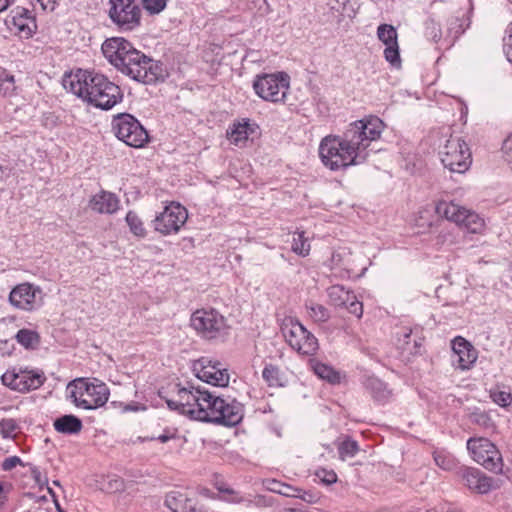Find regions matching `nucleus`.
<instances>
[{
    "instance_id": "obj_56",
    "label": "nucleus",
    "mask_w": 512,
    "mask_h": 512,
    "mask_svg": "<svg viewBox=\"0 0 512 512\" xmlns=\"http://www.w3.org/2000/svg\"><path fill=\"white\" fill-rule=\"evenodd\" d=\"M174 437L173 434H168V433H164V434H161L159 435L158 437H156L155 439L162 442V443H166L167 441H169L170 439H172Z\"/></svg>"
},
{
    "instance_id": "obj_3",
    "label": "nucleus",
    "mask_w": 512,
    "mask_h": 512,
    "mask_svg": "<svg viewBox=\"0 0 512 512\" xmlns=\"http://www.w3.org/2000/svg\"><path fill=\"white\" fill-rule=\"evenodd\" d=\"M69 86L73 94L102 110L111 109L123 99L118 85L93 71L79 70L69 81Z\"/></svg>"
},
{
    "instance_id": "obj_22",
    "label": "nucleus",
    "mask_w": 512,
    "mask_h": 512,
    "mask_svg": "<svg viewBox=\"0 0 512 512\" xmlns=\"http://www.w3.org/2000/svg\"><path fill=\"white\" fill-rule=\"evenodd\" d=\"M452 350L458 356L457 367L468 370L477 360V351L465 338L457 336L452 341Z\"/></svg>"
},
{
    "instance_id": "obj_7",
    "label": "nucleus",
    "mask_w": 512,
    "mask_h": 512,
    "mask_svg": "<svg viewBox=\"0 0 512 512\" xmlns=\"http://www.w3.org/2000/svg\"><path fill=\"white\" fill-rule=\"evenodd\" d=\"M281 332L289 346L299 354L312 356L319 348L317 338L296 318L285 317Z\"/></svg>"
},
{
    "instance_id": "obj_46",
    "label": "nucleus",
    "mask_w": 512,
    "mask_h": 512,
    "mask_svg": "<svg viewBox=\"0 0 512 512\" xmlns=\"http://www.w3.org/2000/svg\"><path fill=\"white\" fill-rule=\"evenodd\" d=\"M19 428L16 420L7 418L0 421V434L4 438L14 437L17 429Z\"/></svg>"
},
{
    "instance_id": "obj_16",
    "label": "nucleus",
    "mask_w": 512,
    "mask_h": 512,
    "mask_svg": "<svg viewBox=\"0 0 512 512\" xmlns=\"http://www.w3.org/2000/svg\"><path fill=\"white\" fill-rule=\"evenodd\" d=\"M197 378L213 386L225 387L229 383V374L223 364L209 357H201L193 364Z\"/></svg>"
},
{
    "instance_id": "obj_43",
    "label": "nucleus",
    "mask_w": 512,
    "mask_h": 512,
    "mask_svg": "<svg viewBox=\"0 0 512 512\" xmlns=\"http://www.w3.org/2000/svg\"><path fill=\"white\" fill-rule=\"evenodd\" d=\"M262 377L269 386L281 385L280 370L275 365L267 364L262 371Z\"/></svg>"
},
{
    "instance_id": "obj_5",
    "label": "nucleus",
    "mask_w": 512,
    "mask_h": 512,
    "mask_svg": "<svg viewBox=\"0 0 512 512\" xmlns=\"http://www.w3.org/2000/svg\"><path fill=\"white\" fill-rule=\"evenodd\" d=\"M191 327L206 340L224 339L228 335L229 326L226 318L216 309H198L190 318Z\"/></svg>"
},
{
    "instance_id": "obj_45",
    "label": "nucleus",
    "mask_w": 512,
    "mask_h": 512,
    "mask_svg": "<svg viewBox=\"0 0 512 512\" xmlns=\"http://www.w3.org/2000/svg\"><path fill=\"white\" fill-rule=\"evenodd\" d=\"M384 57L392 66H400L401 59L399 54L398 42H396L395 44L386 45V48L384 50Z\"/></svg>"
},
{
    "instance_id": "obj_57",
    "label": "nucleus",
    "mask_w": 512,
    "mask_h": 512,
    "mask_svg": "<svg viewBox=\"0 0 512 512\" xmlns=\"http://www.w3.org/2000/svg\"><path fill=\"white\" fill-rule=\"evenodd\" d=\"M454 28H458V29L461 28V23H460V20L458 18L452 19L450 21V28H449V30H452Z\"/></svg>"
},
{
    "instance_id": "obj_30",
    "label": "nucleus",
    "mask_w": 512,
    "mask_h": 512,
    "mask_svg": "<svg viewBox=\"0 0 512 512\" xmlns=\"http://www.w3.org/2000/svg\"><path fill=\"white\" fill-rule=\"evenodd\" d=\"M469 421L477 425L481 430H483L486 434H493L496 432L497 426L491 415L479 408L474 409L468 415Z\"/></svg>"
},
{
    "instance_id": "obj_41",
    "label": "nucleus",
    "mask_w": 512,
    "mask_h": 512,
    "mask_svg": "<svg viewBox=\"0 0 512 512\" xmlns=\"http://www.w3.org/2000/svg\"><path fill=\"white\" fill-rule=\"evenodd\" d=\"M126 222L130 228V231L137 237H145L146 230L144 228L142 220L138 217V215L129 211L126 215Z\"/></svg>"
},
{
    "instance_id": "obj_10",
    "label": "nucleus",
    "mask_w": 512,
    "mask_h": 512,
    "mask_svg": "<svg viewBox=\"0 0 512 512\" xmlns=\"http://www.w3.org/2000/svg\"><path fill=\"white\" fill-rule=\"evenodd\" d=\"M467 450L472 459L493 473H501L503 459L497 446L485 437H471L467 440Z\"/></svg>"
},
{
    "instance_id": "obj_14",
    "label": "nucleus",
    "mask_w": 512,
    "mask_h": 512,
    "mask_svg": "<svg viewBox=\"0 0 512 512\" xmlns=\"http://www.w3.org/2000/svg\"><path fill=\"white\" fill-rule=\"evenodd\" d=\"M206 390L200 387H180L176 385V396L167 399L166 403L170 410H175L180 414L187 415L192 419L198 420L197 411L204 398Z\"/></svg>"
},
{
    "instance_id": "obj_42",
    "label": "nucleus",
    "mask_w": 512,
    "mask_h": 512,
    "mask_svg": "<svg viewBox=\"0 0 512 512\" xmlns=\"http://www.w3.org/2000/svg\"><path fill=\"white\" fill-rule=\"evenodd\" d=\"M434 461L436 465L443 470L450 471L456 467L455 459L449 453L445 451H435L434 452Z\"/></svg>"
},
{
    "instance_id": "obj_6",
    "label": "nucleus",
    "mask_w": 512,
    "mask_h": 512,
    "mask_svg": "<svg viewBox=\"0 0 512 512\" xmlns=\"http://www.w3.org/2000/svg\"><path fill=\"white\" fill-rule=\"evenodd\" d=\"M436 213L454 222L472 234H482L485 230V220L475 211L460 206L453 201L440 200L436 204Z\"/></svg>"
},
{
    "instance_id": "obj_20",
    "label": "nucleus",
    "mask_w": 512,
    "mask_h": 512,
    "mask_svg": "<svg viewBox=\"0 0 512 512\" xmlns=\"http://www.w3.org/2000/svg\"><path fill=\"white\" fill-rule=\"evenodd\" d=\"M223 401L224 398L216 396L210 391L204 393L202 403L197 411V418L199 421L216 423L217 419H223Z\"/></svg>"
},
{
    "instance_id": "obj_54",
    "label": "nucleus",
    "mask_w": 512,
    "mask_h": 512,
    "mask_svg": "<svg viewBox=\"0 0 512 512\" xmlns=\"http://www.w3.org/2000/svg\"><path fill=\"white\" fill-rule=\"evenodd\" d=\"M503 151L509 161H512V134L504 141Z\"/></svg>"
},
{
    "instance_id": "obj_52",
    "label": "nucleus",
    "mask_w": 512,
    "mask_h": 512,
    "mask_svg": "<svg viewBox=\"0 0 512 512\" xmlns=\"http://www.w3.org/2000/svg\"><path fill=\"white\" fill-rule=\"evenodd\" d=\"M21 463H22V461H21L20 457L11 456V457L6 458L2 462L1 467H2L3 471H10V470L14 469L16 466L20 465Z\"/></svg>"
},
{
    "instance_id": "obj_12",
    "label": "nucleus",
    "mask_w": 512,
    "mask_h": 512,
    "mask_svg": "<svg viewBox=\"0 0 512 512\" xmlns=\"http://www.w3.org/2000/svg\"><path fill=\"white\" fill-rule=\"evenodd\" d=\"M46 380L41 370L29 369L28 367H13L8 369L2 376V384L11 390L21 393L36 390Z\"/></svg>"
},
{
    "instance_id": "obj_23",
    "label": "nucleus",
    "mask_w": 512,
    "mask_h": 512,
    "mask_svg": "<svg viewBox=\"0 0 512 512\" xmlns=\"http://www.w3.org/2000/svg\"><path fill=\"white\" fill-rule=\"evenodd\" d=\"M165 505L172 512H205L203 506H199L195 500L187 497L179 491H171L167 494Z\"/></svg>"
},
{
    "instance_id": "obj_9",
    "label": "nucleus",
    "mask_w": 512,
    "mask_h": 512,
    "mask_svg": "<svg viewBox=\"0 0 512 512\" xmlns=\"http://www.w3.org/2000/svg\"><path fill=\"white\" fill-rule=\"evenodd\" d=\"M111 125L114 135L130 147L141 148L149 140L146 129L131 114L120 113L115 115Z\"/></svg>"
},
{
    "instance_id": "obj_60",
    "label": "nucleus",
    "mask_w": 512,
    "mask_h": 512,
    "mask_svg": "<svg viewBox=\"0 0 512 512\" xmlns=\"http://www.w3.org/2000/svg\"><path fill=\"white\" fill-rule=\"evenodd\" d=\"M438 32H440V30H439V29L437 30V32H435V33L433 34V40H434L435 42H437V41L440 39V37H441L440 33H438Z\"/></svg>"
},
{
    "instance_id": "obj_19",
    "label": "nucleus",
    "mask_w": 512,
    "mask_h": 512,
    "mask_svg": "<svg viewBox=\"0 0 512 512\" xmlns=\"http://www.w3.org/2000/svg\"><path fill=\"white\" fill-rule=\"evenodd\" d=\"M460 476L463 484L471 491L486 494L495 488L493 478L473 467L461 469Z\"/></svg>"
},
{
    "instance_id": "obj_2",
    "label": "nucleus",
    "mask_w": 512,
    "mask_h": 512,
    "mask_svg": "<svg viewBox=\"0 0 512 512\" xmlns=\"http://www.w3.org/2000/svg\"><path fill=\"white\" fill-rule=\"evenodd\" d=\"M101 49L110 64L138 82L153 84L164 81L169 75L162 62L146 56L123 37L106 39Z\"/></svg>"
},
{
    "instance_id": "obj_21",
    "label": "nucleus",
    "mask_w": 512,
    "mask_h": 512,
    "mask_svg": "<svg viewBox=\"0 0 512 512\" xmlns=\"http://www.w3.org/2000/svg\"><path fill=\"white\" fill-rule=\"evenodd\" d=\"M6 23L10 29L14 30L24 38L31 37L36 29L35 19L31 15L30 11L23 7H17L12 10L11 15L6 20Z\"/></svg>"
},
{
    "instance_id": "obj_50",
    "label": "nucleus",
    "mask_w": 512,
    "mask_h": 512,
    "mask_svg": "<svg viewBox=\"0 0 512 512\" xmlns=\"http://www.w3.org/2000/svg\"><path fill=\"white\" fill-rule=\"evenodd\" d=\"M504 41V52L507 56L509 62L512 63V22L509 24L506 30V36L503 39Z\"/></svg>"
},
{
    "instance_id": "obj_18",
    "label": "nucleus",
    "mask_w": 512,
    "mask_h": 512,
    "mask_svg": "<svg viewBox=\"0 0 512 512\" xmlns=\"http://www.w3.org/2000/svg\"><path fill=\"white\" fill-rule=\"evenodd\" d=\"M41 289L30 283L15 286L9 294V302L15 308L33 311L41 305Z\"/></svg>"
},
{
    "instance_id": "obj_35",
    "label": "nucleus",
    "mask_w": 512,
    "mask_h": 512,
    "mask_svg": "<svg viewBox=\"0 0 512 512\" xmlns=\"http://www.w3.org/2000/svg\"><path fill=\"white\" fill-rule=\"evenodd\" d=\"M15 79L6 69L0 68V96L11 97L15 94Z\"/></svg>"
},
{
    "instance_id": "obj_47",
    "label": "nucleus",
    "mask_w": 512,
    "mask_h": 512,
    "mask_svg": "<svg viewBox=\"0 0 512 512\" xmlns=\"http://www.w3.org/2000/svg\"><path fill=\"white\" fill-rule=\"evenodd\" d=\"M491 398L494 403L501 407H508L512 403V394L506 391H491Z\"/></svg>"
},
{
    "instance_id": "obj_40",
    "label": "nucleus",
    "mask_w": 512,
    "mask_h": 512,
    "mask_svg": "<svg viewBox=\"0 0 512 512\" xmlns=\"http://www.w3.org/2000/svg\"><path fill=\"white\" fill-rule=\"evenodd\" d=\"M101 489L107 493H117L125 489L124 480L116 475L107 476L103 482Z\"/></svg>"
},
{
    "instance_id": "obj_34",
    "label": "nucleus",
    "mask_w": 512,
    "mask_h": 512,
    "mask_svg": "<svg viewBox=\"0 0 512 512\" xmlns=\"http://www.w3.org/2000/svg\"><path fill=\"white\" fill-rule=\"evenodd\" d=\"M15 338L26 349H36L40 344L39 333L26 328L20 329Z\"/></svg>"
},
{
    "instance_id": "obj_31",
    "label": "nucleus",
    "mask_w": 512,
    "mask_h": 512,
    "mask_svg": "<svg viewBox=\"0 0 512 512\" xmlns=\"http://www.w3.org/2000/svg\"><path fill=\"white\" fill-rule=\"evenodd\" d=\"M327 295L330 303L334 306L342 307L346 305L351 298H353V292L346 290L341 285H333L327 289Z\"/></svg>"
},
{
    "instance_id": "obj_55",
    "label": "nucleus",
    "mask_w": 512,
    "mask_h": 512,
    "mask_svg": "<svg viewBox=\"0 0 512 512\" xmlns=\"http://www.w3.org/2000/svg\"><path fill=\"white\" fill-rule=\"evenodd\" d=\"M10 484L0 482V506L4 504L7 498V492L9 491Z\"/></svg>"
},
{
    "instance_id": "obj_49",
    "label": "nucleus",
    "mask_w": 512,
    "mask_h": 512,
    "mask_svg": "<svg viewBox=\"0 0 512 512\" xmlns=\"http://www.w3.org/2000/svg\"><path fill=\"white\" fill-rule=\"evenodd\" d=\"M315 474L320 479L321 482L328 485L333 484L337 481V474L333 470L320 468L316 471Z\"/></svg>"
},
{
    "instance_id": "obj_39",
    "label": "nucleus",
    "mask_w": 512,
    "mask_h": 512,
    "mask_svg": "<svg viewBox=\"0 0 512 512\" xmlns=\"http://www.w3.org/2000/svg\"><path fill=\"white\" fill-rule=\"evenodd\" d=\"M378 39L385 45L395 44L397 42V31L389 24H381L377 28Z\"/></svg>"
},
{
    "instance_id": "obj_59",
    "label": "nucleus",
    "mask_w": 512,
    "mask_h": 512,
    "mask_svg": "<svg viewBox=\"0 0 512 512\" xmlns=\"http://www.w3.org/2000/svg\"><path fill=\"white\" fill-rule=\"evenodd\" d=\"M284 512H307V511H304V510L298 509V508H288V509H285Z\"/></svg>"
},
{
    "instance_id": "obj_37",
    "label": "nucleus",
    "mask_w": 512,
    "mask_h": 512,
    "mask_svg": "<svg viewBox=\"0 0 512 512\" xmlns=\"http://www.w3.org/2000/svg\"><path fill=\"white\" fill-rule=\"evenodd\" d=\"M291 249L294 253L302 257L309 254L310 244L308 243V238L305 237L304 231L295 232L293 234Z\"/></svg>"
},
{
    "instance_id": "obj_32",
    "label": "nucleus",
    "mask_w": 512,
    "mask_h": 512,
    "mask_svg": "<svg viewBox=\"0 0 512 512\" xmlns=\"http://www.w3.org/2000/svg\"><path fill=\"white\" fill-rule=\"evenodd\" d=\"M308 316L316 323H325L330 319V311L322 304L313 300L305 302Z\"/></svg>"
},
{
    "instance_id": "obj_17",
    "label": "nucleus",
    "mask_w": 512,
    "mask_h": 512,
    "mask_svg": "<svg viewBox=\"0 0 512 512\" xmlns=\"http://www.w3.org/2000/svg\"><path fill=\"white\" fill-rule=\"evenodd\" d=\"M197 378L213 386L225 387L229 383V374L223 364L209 357H201L193 364Z\"/></svg>"
},
{
    "instance_id": "obj_36",
    "label": "nucleus",
    "mask_w": 512,
    "mask_h": 512,
    "mask_svg": "<svg viewBox=\"0 0 512 512\" xmlns=\"http://www.w3.org/2000/svg\"><path fill=\"white\" fill-rule=\"evenodd\" d=\"M315 374L324 380H327L331 384L339 383L340 375L339 373L332 368L331 366L324 363H316L313 366Z\"/></svg>"
},
{
    "instance_id": "obj_11",
    "label": "nucleus",
    "mask_w": 512,
    "mask_h": 512,
    "mask_svg": "<svg viewBox=\"0 0 512 512\" xmlns=\"http://www.w3.org/2000/svg\"><path fill=\"white\" fill-rule=\"evenodd\" d=\"M443 166L449 171L462 174L471 165V153L468 145L459 137H450L440 151Z\"/></svg>"
},
{
    "instance_id": "obj_24",
    "label": "nucleus",
    "mask_w": 512,
    "mask_h": 512,
    "mask_svg": "<svg viewBox=\"0 0 512 512\" xmlns=\"http://www.w3.org/2000/svg\"><path fill=\"white\" fill-rule=\"evenodd\" d=\"M89 206L98 213L113 214L119 208V199L111 192L101 191L90 199Z\"/></svg>"
},
{
    "instance_id": "obj_58",
    "label": "nucleus",
    "mask_w": 512,
    "mask_h": 512,
    "mask_svg": "<svg viewBox=\"0 0 512 512\" xmlns=\"http://www.w3.org/2000/svg\"><path fill=\"white\" fill-rule=\"evenodd\" d=\"M10 6V0H0V12L5 11Z\"/></svg>"
},
{
    "instance_id": "obj_53",
    "label": "nucleus",
    "mask_w": 512,
    "mask_h": 512,
    "mask_svg": "<svg viewBox=\"0 0 512 512\" xmlns=\"http://www.w3.org/2000/svg\"><path fill=\"white\" fill-rule=\"evenodd\" d=\"M274 484L279 486V489L271 488V490L278 492L279 494L285 495V496H294V492L296 491L295 488H293L290 485L282 484L280 482H274Z\"/></svg>"
},
{
    "instance_id": "obj_27",
    "label": "nucleus",
    "mask_w": 512,
    "mask_h": 512,
    "mask_svg": "<svg viewBox=\"0 0 512 512\" xmlns=\"http://www.w3.org/2000/svg\"><path fill=\"white\" fill-rule=\"evenodd\" d=\"M257 125L250 123L249 119H243L241 122H235L227 131L229 140L234 144L246 141L250 135L256 132Z\"/></svg>"
},
{
    "instance_id": "obj_8",
    "label": "nucleus",
    "mask_w": 512,
    "mask_h": 512,
    "mask_svg": "<svg viewBox=\"0 0 512 512\" xmlns=\"http://www.w3.org/2000/svg\"><path fill=\"white\" fill-rule=\"evenodd\" d=\"M289 87L290 77L285 72L257 75L253 81L255 93L272 103H284Z\"/></svg>"
},
{
    "instance_id": "obj_33",
    "label": "nucleus",
    "mask_w": 512,
    "mask_h": 512,
    "mask_svg": "<svg viewBox=\"0 0 512 512\" xmlns=\"http://www.w3.org/2000/svg\"><path fill=\"white\" fill-rule=\"evenodd\" d=\"M215 487L218 490V492L221 494L220 498L224 501L230 502V503H244L249 501L246 496L242 495L239 491L234 490L230 486H228L223 481H217L215 483Z\"/></svg>"
},
{
    "instance_id": "obj_4",
    "label": "nucleus",
    "mask_w": 512,
    "mask_h": 512,
    "mask_svg": "<svg viewBox=\"0 0 512 512\" xmlns=\"http://www.w3.org/2000/svg\"><path fill=\"white\" fill-rule=\"evenodd\" d=\"M67 391L77 407L87 410L104 406L110 395L105 383L97 380L89 382L83 378L71 381L67 386Z\"/></svg>"
},
{
    "instance_id": "obj_26",
    "label": "nucleus",
    "mask_w": 512,
    "mask_h": 512,
    "mask_svg": "<svg viewBox=\"0 0 512 512\" xmlns=\"http://www.w3.org/2000/svg\"><path fill=\"white\" fill-rule=\"evenodd\" d=\"M397 346L403 356L418 355L421 353L422 338L414 335L411 329L403 328L399 334Z\"/></svg>"
},
{
    "instance_id": "obj_44",
    "label": "nucleus",
    "mask_w": 512,
    "mask_h": 512,
    "mask_svg": "<svg viewBox=\"0 0 512 512\" xmlns=\"http://www.w3.org/2000/svg\"><path fill=\"white\" fill-rule=\"evenodd\" d=\"M143 9L149 15H157L161 13L167 5V0H140Z\"/></svg>"
},
{
    "instance_id": "obj_48",
    "label": "nucleus",
    "mask_w": 512,
    "mask_h": 512,
    "mask_svg": "<svg viewBox=\"0 0 512 512\" xmlns=\"http://www.w3.org/2000/svg\"><path fill=\"white\" fill-rule=\"evenodd\" d=\"M349 313L355 315L357 318H361L363 315V304L357 300L356 295L353 293V298L344 305Z\"/></svg>"
},
{
    "instance_id": "obj_29",
    "label": "nucleus",
    "mask_w": 512,
    "mask_h": 512,
    "mask_svg": "<svg viewBox=\"0 0 512 512\" xmlns=\"http://www.w3.org/2000/svg\"><path fill=\"white\" fill-rule=\"evenodd\" d=\"M53 426L55 430L62 434H77L82 430L83 424L81 419L75 415L68 414L57 418Z\"/></svg>"
},
{
    "instance_id": "obj_28",
    "label": "nucleus",
    "mask_w": 512,
    "mask_h": 512,
    "mask_svg": "<svg viewBox=\"0 0 512 512\" xmlns=\"http://www.w3.org/2000/svg\"><path fill=\"white\" fill-rule=\"evenodd\" d=\"M364 385L367 392L377 402H385L391 396V391L387 384L379 378L368 377Z\"/></svg>"
},
{
    "instance_id": "obj_13",
    "label": "nucleus",
    "mask_w": 512,
    "mask_h": 512,
    "mask_svg": "<svg viewBox=\"0 0 512 512\" xmlns=\"http://www.w3.org/2000/svg\"><path fill=\"white\" fill-rule=\"evenodd\" d=\"M108 15L122 31H132L141 24V9L135 0H109Z\"/></svg>"
},
{
    "instance_id": "obj_25",
    "label": "nucleus",
    "mask_w": 512,
    "mask_h": 512,
    "mask_svg": "<svg viewBox=\"0 0 512 512\" xmlns=\"http://www.w3.org/2000/svg\"><path fill=\"white\" fill-rule=\"evenodd\" d=\"M223 419H217V424L233 427L239 424L244 417V407L236 399H224Z\"/></svg>"
},
{
    "instance_id": "obj_1",
    "label": "nucleus",
    "mask_w": 512,
    "mask_h": 512,
    "mask_svg": "<svg viewBox=\"0 0 512 512\" xmlns=\"http://www.w3.org/2000/svg\"><path fill=\"white\" fill-rule=\"evenodd\" d=\"M385 125L377 116L351 123L342 136L328 135L319 146L323 164L331 170H339L364 162L367 148L381 137Z\"/></svg>"
},
{
    "instance_id": "obj_51",
    "label": "nucleus",
    "mask_w": 512,
    "mask_h": 512,
    "mask_svg": "<svg viewBox=\"0 0 512 512\" xmlns=\"http://www.w3.org/2000/svg\"><path fill=\"white\" fill-rule=\"evenodd\" d=\"M456 243L455 236L448 230H442L437 236L436 244L438 245H453Z\"/></svg>"
},
{
    "instance_id": "obj_15",
    "label": "nucleus",
    "mask_w": 512,
    "mask_h": 512,
    "mask_svg": "<svg viewBox=\"0 0 512 512\" xmlns=\"http://www.w3.org/2000/svg\"><path fill=\"white\" fill-rule=\"evenodd\" d=\"M188 212L179 203L172 202L153 221L155 231L162 235L177 233L186 223Z\"/></svg>"
},
{
    "instance_id": "obj_38",
    "label": "nucleus",
    "mask_w": 512,
    "mask_h": 512,
    "mask_svg": "<svg viewBox=\"0 0 512 512\" xmlns=\"http://www.w3.org/2000/svg\"><path fill=\"white\" fill-rule=\"evenodd\" d=\"M337 450L339 453V457L342 460H345L347 458L354 457L357 452L359 451V446L357 441L352 440L349 437H346L343 441H341L338 446Z\"/></svg>"
},
{
    "instance_id": "obj_61",
    "label": "nucleus",
    "mask_w": 512,
    "mask_h": 512,
    "mask_svg": "<svg viewBox=\"0 0 512 512\" xmlns=\"http://www.w3.org/2000/svg\"><path fill=\"white\" fill-rule=\"evenodd\" d=\"M461 33H463V30H461V31H460V30H457V31L455 32L454 38H458V36H459Z\"/></svg>"
}]
</instances>
